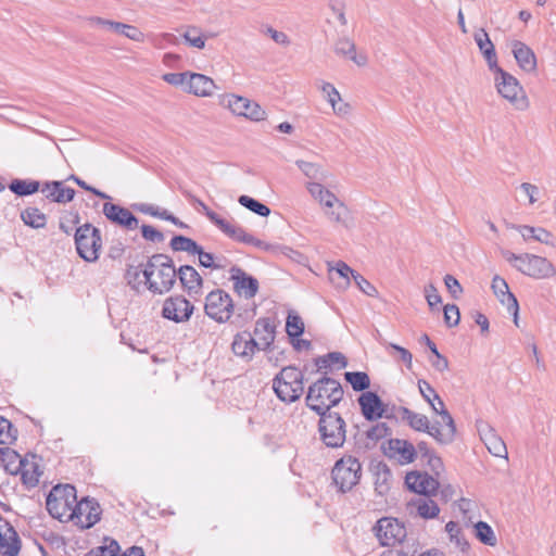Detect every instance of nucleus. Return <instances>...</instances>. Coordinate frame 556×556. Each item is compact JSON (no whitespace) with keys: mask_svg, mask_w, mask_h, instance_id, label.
Instances as JSON below:
<instances>
[{"mask_svg":"<svg viewBox=\"0 0 556 556\" xmlns=\"http://www.w3.org/2000/svg\"><path fill=\"white\" fill-rule=\"evenodd\" d=\"M286 331L291 339L298 338L304 332V323L300 315L294 312L288 314Z\"/></svg>","mask_w":556,"mask_h":556,"instance_id":"nucleus-50","label":"nucleus"},{"mask_svg":"<svg viewBox=\"0 0 556 556\" xmlns=\"http://www.w3.org/2000/svg\"><path fill=\"white\" fill-rule=\"evenodd\" d=\"M233 309L232 298L222 289L211 291L205 298L204 312L216 323H227L231 318Z\"/></svg>","mask_w":556,"mask_h":556,"instance_id":"nucleus-13","label":"nucleus"},{"mask_svg":"<svg viewBox=\"0 0 556 556\" xmlns=\"http://www.w3.org/2000/svg\"><path fill=\"white\" fill-rule=\"evenodd\" d=\"M192 313L193 305L182 296H170L163 304V317L175 323L188 320Z\"/></svg>","mask_w":556,"mask_h":556,"instance_id":"nucleus-20","label":"nucleus"},{"mask_svg":"<svg viewBox=\"0 0 556 556\" xmlns=\"http://www.w3.org/2000/svg\"><path fill=\"white\" fill-rule=\"evenodd\" d=\"M444 283H445L448 292L452 294V296L454 299H457L458 295L463 292V288H462L460 283L452 275H446L444 277Z\"/></svg>","mask_w":556,"mask_h":556,"instance_id":"nucleus-64","label":"nucleus"},{"mask_svg":"<svg viewBox=\"0 0 556 556\" xmlns=\"http://www.w3.org/2000/svg\"><path fill=\"white\" fill-rule=\"evenodd\" d=\"M508 228L517 230L525 241L533 240L546 245H555L554 235L543 227L510 224Z\"/></svg>","mask_w":556,"mask_h":556,"instance_id":"nucleus-31","label":"nucleus"},{"mask_svg":"<svg viewBox=\"0 0 556 556\" xmlns=\"http://www.w3.org/2000/svg\"><path fill=\"white\" fill-rule=\"evenodd\" d=\"M520 192L528 199L529 204L533 205L540 199V189L530 182H522L519 187Z\"/></svg>","mask_w":556,"mask_h":556,"instance_id":"nucleus-60","label":"nucleus"},{"mask_svg":"<svg viewBox=\"0 0 556 556\" xmlns=\"http://www.w3.org/2000/svg\"><path fill=\"white\" fill-rule=\"evenodd\" d=\"M344 378L354 391H365L370 386L369 376L364 371H346Z\"/></svg>","mask_w":556,"mask_h":556,"instance_id":"nucleus-48","label":"nucleus"},{"mask_svg":"<svg viewBox=\"0 0 556 556\" xmlns=\"http://www.w3.org/2000/svg\"><path fill=\"white\" fill-rule=\"evenodd\" d=\"M40 192L52 202L67 203L74 199L75 190L64 186L62 181L46 182Z\"/></svg>","mask_w":556,"mask_h":556,"instance_id":"nucleus-36","label":"nucleus"},{"mask_svg":"<svg viewBox=\"0 0 556 556\" xmlns=\"http://www.w3.org/2000/svg\"><path fill=\"white\" fill-rule=\"evenodd\" d=\"M315 365L318 370L323 369H342L348 365L346 357L340 352H330L326 355L319 356L315 359Z\"/></svg>","mask_w":556,"mask_h":556,"instance_id":"nucleus-44","label":"nucleus"},{"mask_svg":"<svg viewBox=\"0 0 556 556\" xmlns=\"http://www.w3.org/2000/svg\"><path fill=\"white\" fill-rule=\"evenodd\" d=\"M260 351H267L275 341L276 327L270 318H260L256 320L253 334Z\"/></svg>","mask_w":556,"mask_h":556,"instance_id":"nucleus-30","label":"nucleus"},{"mask_svg":"<svg viewBox=\"0 0 556 556\" xmlns=\"http://www.w3.org/2000/svg\"><path fill=\"white\" fill-rule=\"evenodd\" d=\"M77 495L75 486L71 484H58L53 486L47 496L46 507L49 514L60 520L70 521L75 516L74 506Z\"/></svg>","mask_w":556,"mask_h":556,"instance_id":"nucleus-6","label":"nucleus"},{"mask_svg":"<svg viewBox=\"0 0 556 556\" xmlns=\"http://www.w3.org/2000/svg\"><path fill=\"white\" fill-rule=\"evenodd\" d=\"M337 55L352 61L359 67L368 64V55L364 50H357L355 42L349 37H341L334 43Z\"/></svg>","mask_w":556,"mask_h":556,"instance_id":"nucleus-26","label":"nucleus"},{"mask_svg":"<svg viewBox=\"0 0 556 556\" xmlns=\"http://www.w3.org/2000/svg\"><path fill=\"white\" fill-rule=\"evenodd\" d=\"M318 430L321 441L328 447H340L345 442L346 426L338 413L321 414Z\"/></svg>","mask_w":556,"mask_h":556,"instance_id":"nucleus-12","label":"nucleus"},{"mask_svg":"<svg viewBox=\"0 0 556 556\" xmlns=\"http://www.w3.org/2000/svg\"><path fill=\"white\" fill-rule=\"evenodd\" d=\"M504 258L518 271L533 279H551L556 275L555 265L544 256L522 253L515 254L510 251H503Z\"/></svg>","mask_w":556,"mask_h":556,"instance_id":"nucleus-5","label":"nucleus"},{"mask_svg":"<svg viewBox=\"0 0 556 556\" xmlns=\"http://www.w3.org/2000/svg\"><path fill=\"white\" fill-rule=\"evenodd\" d=\"M389 348L399 354V359L406 365L407 369H412L413 355L407 349L394 343H390Z\"/></svg>","mask_w":556,"mask_h":556,"instance_id":"nucleus-63","label":"nucleus"},{"mask_svg":"<svg viewBox=\"0 0 556 556\" xmlns=\"http://www.w3.org/2000/svg\"><path fill=\"white\" fill-rule=\"evenodd\" d=\"M75 516L70 521L81 529H89L94 526L101 516L100 504L94 498L85 497L81 501L76 500L74 506Z\"/></svg>","mask_w":556,"mask_h":556,"instance_id":"nucleus-16","label":"nucleus"},{"mask_svg":"<svg viewBox=\"0 0 556 556\" xmlns=\"http://www.w3.org/2000/svg\"><path fill=\"white\" fill-rule=\"evenodd\" d=\"M238 201L242 206L262 217H266L270 214V210L268 206L249 195H240Z\"/></svg>","mask_w":556,"mask_h":556,"instance_id":"nucleus-51","label":"nucleus"},{"mask_svg":"<svg viewBox=\"0 0 556 556\" xmlns=\"http://www.w3.org/2000/svg\"><path fill=\"white\" fill-rule=\"evenodd\" d=\"M230 281L232 282L233 291L245 300L253 299L260 289L256 278L248 275L242 268L232 266L229 269Z\"/></svg>","mask_w":556,"mask_h":556,"instance_id":"nucleus-18","label":"nucleus"},{"mask_svg":"<svg viewBox=\"0 0 556 556\" xmlns=\"http://www.w3.org/2000/svg\"><path fill=\"white\" fill-rule=\"evenodd\" d=\"M188 76L187 93L200 98H208L212 97L214 90L217 89L215 81L204 74L189 72Z\"/></svg>","mask_w":556,"mask_h":556,"instance_id":"nucleus-27","label":"nucleus"},{"mask_svg":"<svg viewBox=\"0 0 556 556\" xmlns=\"http://www.w3.org/2000/svg\"><path fill=\"white\" fill-rule=\"evenodd\" d=\"M299 169L303 173V175L308 179L305 184V188L308 191V186L311 184H319L324 186V182L328 180L330 174L327 169L324 168L323 165L314 162H307L304 160H298L295 162Z\"/></svg>","mask_w":556,"mask_h":556,"instance_id":"nucleus-33","label":"nucleus"},{"mask_svg":"<svg viewBox=\"0 0 556 556\" xmlns=\"http://www.w3.org/2000/svg\"><path fill=\"white\" fill-rule=\"evenodd\" d=\"M511 53L518 66L526 73H535L538 68L536 55L533 50L520 40L509 42Z\"/></svg>","mask_w":556,"mask_h":556,"instance_id":"nucleus-25","label":"nucleus"},{"mask_svg":"<svg viewBox=\"0 0 556 556\" xmlns=\"http://www.w3.org/2000/svg\"><path fill=\"white\" fill-rule=\"evenodd\" d=\"M16 439V430L10 420L0 416V444H11Z\"/></svg>","mask_w":556,"mask_h":556,"instance_id":"nucleus-52","label":"nucleus"},{"mask_svg":"<svg viewBox=\"0 0 556 556\" xmlns=\"http://www.w3.org/2000/svg\"><path fill=\"white\" fill-rule=\"evenodd\" d=\"M126 278L136 290L143 283L153 294H164L174 287L177 270L168 255L154 254L149 257L142 270L137 266H130L126 271Z\"/></svg>","mask_w":556,"mask_h":556,"instance_id":"nucleus-1","label":"nucleus"},{"mask_svg":"<svg viewBox=\"0 0 556 556\" xmlns=\"http://www.w3.org/2000/svg\"><path fill=\"white\" fill-rule=\"evenodd\" d=\"M21 549V540L15 529L0 516V554L3 556H17Z\"/></svg>","mask_w":556,"mask_h":556,"instance_id":"nucleus-24","label":"nucleus"},{"mask_svg":"<svg viewBox=\"0 0 556 556\" xmlns=\"http://www.w3.org/2000/svg\"><path fill=\"white\" fill-rule=\"evenodd\" d=\"M303 378L302 371L296 367L282 368L273 382L275 393L282 402H295L304 390Z\"/></svg>","mask_w":556,"mask_h":556,"instance_id":"nucleus-8","label":"nucleus"},{"mask_svg":"<svg viewBox=\"0 0 556 556\" xmlns=\"http://www.w3.org/2000/svg\"><path fill=\"white\" fill-rule=\"evenodd\" d=\"M358 404L365 419L376 420L383 416L384 404L375 392L367 391L361 394L358 397Z\"/></svg>","mask_w":556,"mask_h":556,"instance_id":"nucleus-29","label":"nucleus"},{"mask_svg":"<svg viewBox=\"0 0 556 556\" xmlns=\"http://www.w3.org/2000/svg\"><path fill=\"white\" fill-rule=\"evenodd\" d=\"M141 233L147 241L162 242L164 240V235L160 230L150 225H142Z\"/></svg>","mask_w":556,"mask_h":556,"instance_id":"nucleus-62","label":"nucleus"},{"mask_svg":"<svg viewBox=\"0 0 556 556\" xmlns=\"http://www.w3.org/2000/svg\"><path fill=\"white\" fill-rule=\"evenodd\" d=\"M407 488L418 496H430L434 494L439 488V482L426 472L413 471L405 477Z\"/></svg>","mask_w":556,"mask_h":556,"instance_id":"nucleus-22","label":"nucleus"},{"mask_svg":"<svg viewBox=\"0 0 556 556\" xmlns=\"http://www.w3.org/2000/svg\"><path fill=\"white\" fill-rule=\"evenodd\" d=\"M491 287L498 300L507 306V311L514 315V324L519 327V304L516 296L509 291L506 280L496 275L492 279Z\"/></svg>","mask_w":556,"mask_h":556,"instance_id":"nucleus-23","label":"nucleus"},{"mask_svg":"<svg viewBox=\"0 0 556 556\" xmlns=\"http://www.w3.org/2000/svg\"><path fill=\"white\" fill-rule=\"evenodd\" d=\"M475 41L479 47L482 55L484 56L489 70L493 71L498 66L497 55L493 42L490 40L488 33L484 29H480L479 33L475 34Z\"/></svg>","mask_w":556,"mask_h":556,"instance_id":"nucleus-38","label":"nucleus"},{"mask_svg":"<svg viewBox=\"0 0 556 556\" xmlns=\"http://www.w3.org/2000/svg\"><path fill=\"white\" fill-rule=\"evenodd\" d=\"M24 467L21 456L12 448L0 447V468L10 475H16Z\"/></svg>","mask_w":556,"mask_h":556,"instance_id":"nucleus-42","label":"nucleus"},{"mask_svg":"<svg viewBox=\"0 0 556 556\" xmlns=\"http://www.w3.org/2000/svg\"><path fill=\"white\" fill-rule=\"evenodd\" d=\"M117 35H122L135 42H143L146 40L144 33L135 25L122 23Z\"/></svg>","mask_w":556,"mask_h":556,"instance_id":"nucleus-53","label":"nucleus"},{"mask_svg":"<svg viewBox=\"0 0 556 556\" xmlns=\"http://www.w3.org/2000/svg\"><path fill=\"white\" fill-rule=\"evenodd\" d=\"M418 389L424 400L430 405L431 409L440 417V420H435L433 422V432H431L432 438L439 444H451L455 440L456 425L452 415L445 408L444 402L428 381L419 379Z\"/></svg>","mask_w":556,"mask_h":556,"instance_id":"nucleus-2","label":"nucleus"},{"mask_svg":"<svg viewBox=\"0 0 556 556\" xmlns=\"http://www.w3.org/2000/svg\"><path fill=\"white\" fill-rule=\"evenodd\" d=\"M399 412L402 420L406 421L410 428L416 431L427 432L432 437L433 424L430 425L426 415L416 413L407 407H401Z\"/></svg>","mask_w":556,"mask_h":556,"instance_id":"nucleus-39","label":"nucleus"},{"mask_svg":"<svg viewBox=\"0 0 556 556\" xmlns=\"http://www.w3.org/2000/svg\"><path fill=\"white\" fill-rule=\"evenodd\" d=\"M217 103L232 115L251 122H262L267 118V112L257 102L243 96L223 93L218 96Z\"/></svg>","mask_w":556,"mask_h":556,"instance_id":"nucleus-7","label":"nucleus"},{"mask_svg":"<svg viewBox=\"0 0 556 556\" xmlns=\"http://www.w3.org/2000/svg\"><path fill=\"white\" fill-rule=\"evenodd\" d=\"M169 244L174 251H184L190 254L199 252L201 247L194 240L180 235L173 237Z\"/></svg>","mask_w":556,"mask_h":556,"instance_id":"nucleus-49","label":"nucleus"},{"mask_svg":"<svg viewBox=\"0 0 556 556\" xmlns=\"http://www.w3.org/2000/svg\"><path fill=\"white\" fill-rule=\"evenodd\" d=\"M211 222L218 227L226 236L229 238L245 243L254 245L258 249L269 251L273 249V245L269 243H266L260 239L254 238L252 235L248 233L241 226L231 223L227 219H224L222 217H215L214 215H211Z\"/></svg>","mask_w":556,"mask_h":556,"instance_id":"nucleus-14","label":"nucleus"},{"mask_svg":"<svg viewBox=\"0 0 556 556\" xmlns=\"http://www.w3.org/2000/svg\"><path fill=\"white\" fill-rule=\"evenodd\" d=\"M121 547L114 540L105 546L92 548L86 556H118Z\"/></svg>","mask_w":556,"mask_h":556,"instance_id":"nucleus-55","label":"nucleus"},{"mask_svg":"<svg viewBox=\"0 0 556 556\" xmlns=\"http://www.w3.org/2000/svg\"><path fill=\"white\" fill-rule=\"evenodd\" d=\"M476 428L488 451L495 457L507 459V447L495 429L485 420L476 421Z\"/></svg>","mask_w":556,"mask_h":556,"instance_id":"nucleus-17","label":"nucleus"},{"mask_svg":"<svg viewBox=\"0 0 556 556\" xmlns=\"http://www.w3.org/2000/svg\"><path fill=\"white\" fill-rule=\"evenodd\" d=\"M466 527H472V533L480 543L491 547L497 545L496 534L488 522L473 521L472 518H468Z\"/></svg>","mask_w":556,"mask_h":556,"instance_id":"nucleus-40","label":"nucleus"},{"mask_svg":"<svg viewBox=\"0 0 556 556\" xmlns=\"http://www.w3.org/2000/svg\"><path fill=\"white\" fill-rule=\"evenodd\" d=\"M10 190L17 195H29L40 191V184L36 180L14 179L9 186Z\"/></svg>","mask_w":556,"mask_h":556,"instance_id":"nucleus-47","label":"nucleus"},{"mask_svg":"<svg viewBox=\"0 0 556 556\" xmlns=\"http://www.w3.org/2000/svg\"><path fill=\"white\" fill-rule=\"evenodd\" d=\"M78 255L86 262H96L102 247L100 230L90 224L79 226L75 232Z\"/></svg>","mask_w":556,"mask_h":556,"instance_id":"nucleus-11","label":"nucleus"},{"mask_svg":"<svg viewBox=\"0 0 556 556\" xmlns=\"http://www.w3.org/2000/svg\"><path fill=\"white\" fill-rule=\"evenodd\" d=\"M86 22L89 26H99L115 34H118V30L121 29L119 26H122V22H115L100 16H89L86 18Z\"/></svg>","mask_w":556,"mask_h":556,"instance_id":"nucleus-54","label":"nucleus"},{"mask_svg":"<svg viewBox=\"0 0 556 556\" xmlns=\"http://www.w3.org/2000/svg\"><path fill=\"white\" fill-rule=\"evenodd\" d=\"M21 218L25 225L39 229L47 224L46 215L36 207H27L21 213Z\"/></svg>","mask_w":556,"mask_h":556,"instance_id":"nucleus-46","label":"nucleus"},{"mask_svg":"<svg viewBox=\"0 0 556 556\" xmlns=\"http://www.w3.org/2000/svg\"><path fill=\"white\" fill-rule=\"evenodd\" d=\"M445 325L450 328L459 324L460 314L459 308L455 304H446L443 308Z\"/></svg>","mask_w":556,"mask_h":556,"instance_id":"nucleus-58","label":"nucleus"},{"mask_svg":"<svg viewBox=\"0 0 556 556\" xmlns=\"http://www.w3.org/2000/svg\"><path fill=\"white\" fill-rule=\"evenodd\" d=\"M308 193L318 202L326 218L336 226L351 229L354 226V217L351 210L332 191L319 184H311Z\"/></svg>","mask_w":556,"mask_h":556,"instance_id":"nucleus-3","label":"nucleus"},{"mask_svg":"<svg viewBox=\"0 0 556 556\" xmlns=\"http://www.w3.org/2000/svg\"><path fill=\"white\" fill-rule=\"evenodd\" d=\"M188 74L189 71L182 73H166L162 76V79L174 87H182L186 91Z\"/></svg>","mask_w":556,"mask_h":556,"instance_id":"nucleus-57","label":"nucleus"},{"mask_svg":"<svg viewBox=\"0 0 556 556\" xmlns=\"http://www.w3.org/2000/svg\"><path fill=\"white\" fill-rule=\"evenodd\" d=\"M177 277L179 278L182 287L188 291L189 294L199 293L202 288V277L190 265H184L177 270Z\"/></svg>","mask_w":556,"mask_h":556,"instance_id":"nucleus-37","label":"nucleus"},{"mask_svg":"<svg viewBox=\"0 0 556 556\" xmlns=\"http://www.w3.org/2000/svg\"><path fill=\"white\" fill-rule=\"evenodd\" d=\"M353 280L357 288L368 296H377L378 290L374 285H371L366 278H364L361 274H353Z\"/></svg>","mask_w":556,"mask_h":556,"instance_id":"nucleus-59","label":"nucleus"},{"mask_svg":"<svg viewBox=\"0 0 556 556\" xmlns=\"http://www.w3.org/2000/svg\"><path fill=\"white\" fill-rule=\"evenodd\" d=\"M390 433V428L386 422H378L370 427L366 431V437L372 442H377L386 437H388Z\"/></svg>","mask_w":556,"mask_h":556,"instance_id":"nucleus-56","label":"nucleus"},{"mask_svg":"<svg viewBox=\"0 0 556 556\" xmlns=\"http://www.w3.org/2000/svg\"><path fill=\"white\" fill-rule=\"evenodd\" d=\"M375 534L381 545L392 546L401 543L406 536L405 527L395 518L384 517L374 527Z\"/></svg>","mask_w":556,"mask_h":556,"instance_id":"nucleus-15","label":"nucleus"},{"mask_svg":"<svg viewBox=\"0 0 556 556\" xmlns=\"http://www.w3.org/2000/svg\"><path fill=\"white\" fill-rule=\"evenodd\" d=\"M491 72L494 74L497 92L515 109L520 111L528 109L529 101L518 79L502 67H497Z\"/></svg>","mask_w":556,"mask_h":556,"instance_id":"nucleus-9","label":"nucleus"},{"mask_svg":"<svg viewBox=\"0 0 556 556\" xmlns=\"http://www.w3.org/2000/svg\"><path fill=\"white\" fill-rule=\"evenodd\" d=\"M384 455L394 459L400 465L413 463L417 457V451L413 443L403 439H390L383 447Z\"/></svg>","mask_w":556,"mask_h":556,"instance_id":"nucleus-19","label":"nucleus"},{"mask_svg":"<svg viewBox=\"0 0 556 556\" xmlns=\"http://www.w3.org/2000/svg\"><path fill=\"white\" fill-rule=\"evenodd\" d=\"M210 37H213V35H210ZM182 38L188 46L202 50L205 48L208 36H205L197 26H188L182 34Z\"/></svg>","mask_w":556,"mask_h":556,"instance_id":"nucleus-45","label":"nucleus"},{"mask_svg":"<svg viewBox=\"0 0 556 556\" xmlns=\"http://www.w3.org/2000/svg\"><path fill=\"white\" fill-rule=\"evenodd\" d=\"M425 296L429 307L432 309L434 306L441 304L442 298L439 294L438 289L434 285L429 283L425 287Z\"/></svg>","mask_w":556,"mask_h":556,"instance_id":"nucleus-61","label":"nucleus"},{"mask_svg":"<svg viewBox=\"0 0 556 556\" xmlns=\"http://www.w3.org/2000/svg\"><path fill=\"white\" fill-rule=\"evenodd\" d=\"M393 476L386 464H378L374 471V485L378 495L384 496L391 489Z\"/></svg>","mask_w":556,"mask_h":556,"instance_id":"nucleus-41","label":"nucleus"},{"mask_svg":"<svg viewBox=\"0 0 556 556\" xmlns=\"http://www.w3.org/2000/svg\"><path fill=\"white\" fill-rule=\"evenodd\" d=\"M354 271L346 263L338 261L334 265H329L328 276L331 283L338 290H346L351 283Z\"/></svg>","mask_w":556,"mask_h":556,"instance_id":"nucleus-35","label":"nucleus"},{"mask_svg":"<svg viewBox=\"0 0 556 556\" xmlns=\"http://www.w3.org/2000/svg\"><path fill=\"white\" fill-rule=\"evenodd\" d=\"M407 509L409 514H416L424 519L435 518L440 513L438 504L430 496L412 498L407 503Z\"/></svg>","mask_w":556,"mask_h":556,"instance_id":"nucleus-34","label":"nucleus"},{"mask_svg":"<svg viewBox=\"0 0 556 556\" xmlns=\"http://www.w3.org/2000/svg\"><path fill=\"white\" fill-rule=\"evenodd\" d=\"M362 477V465L356 457L346 455L336 462L332 479L342 493L351 491L358 484Z\"/></svg>","mask_w":556,"mask_h":556,"instance_id":"nucleus-10","label":"nucleus"},{"mask_svg":"<svg viewBox=\"0 0 556 556\" xmlns=\"http://www.w3.org/2000/svg\"><path fill=\"white\" fill-rule=\"evenodd\" d=\"M320 90L337 116L344 117L352 112L351 104L342 100L341 93L332 84L323 83Z\"/></svg>","mask_w":556,"mask_h":556,"instance_id":"nucleus-32","label":"nucleus"},{"mask_svg":"<svg viewBox=\"0 0 556 556\" xmlns=\"http://www.w3.org/2000/svg\"><path fill=\"white\" fill-rule=\"evenodd\" d=\"M104 216L113 224L127 230H135L139 227L138 218L128 210L118 204L105 202L103 204Z\"/></svg>","mask_w":556,"mask_h":556,"instance_id":"nucleus-21","label":"nucleus"},{"mask_svg":"<svg viewBox=\"0 0 556 556\" xmlns=\"http://www.w3.org/2000/svg\"><path fill=\"white\" fill-rule=\"evenodd\" d=\"M231 350L236 356L245 362L252 361L255 353L260 351L255 338L247 330L238 332L233 337Z\"/></svg>","mask_w":556,"mask_h":556,"instance_id":"nucleus-28","label":"nucleus"},{"mask_svg":"<svg viewBox=\"0 0 556 556\" xmlns=\"http://www.w3.org/2000/svg\"><path fill=\"white\" fill-rule=\"evenodd\" d=\"M445 531L448 536V541L454 547L463 554H468L470 549V544L466 539L463 529L455 521H448L445 525Z\"/></svg>","mask_w":556,"mask_h":556,"instance_id":"nucleus-43","label":"nucleus"},{"mask_svg":"<svg viewBox=\"0 0 556 556\" xmlns=\"http://www.w3.org/2000/svg\"><path fill=\"white\" fill-rule=\"evenodd\" d=\"M343 389L336 379L324 377L308 387L306 405L318 415L328 414L343 397Z\"/></svg>","mask_w":556,"mask_h":556,"instance_id":"nucleus-4","label":"nucleus"}]
</instances>
